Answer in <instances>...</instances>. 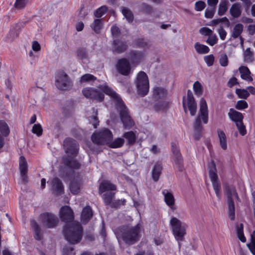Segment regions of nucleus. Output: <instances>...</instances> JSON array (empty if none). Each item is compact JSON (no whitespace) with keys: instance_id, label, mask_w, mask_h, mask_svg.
<instances>
[{"instance_id":"nucleus-42","label":"nucleus","mask_w":255,"mask_h":255,"mask_svg":"<svg viewBox=\"0 0 255 255\" xmlns=\"http://www.w3.org/2000/svg\"><path fill=\"white\" fill-rule=\"evenodd\" d=\"M236 93L241 99H247L250 96V93L246 89H237Z\"/></svg>"},{"instance_id":"nucleus-57","label":"nucleus","mask_w":255,"mask_h":255,"mask_svg":"<svg viewBox=\"0 0 255 255\" xmlns=\"http://www.w3.org/2000/svg\"><path fill=\"white\" fill-rule=\"evenodd\" d=\"M140 8L143 12L146 13H149L152 11L151 7L144 3H142L140 4Z\"/></svg>"},{"instance_id":"nucleus-35","label":"nucleus","mask_w":255,"mask_h":255,"mask_svg":"<svg viewBox=\"0 0 255 255\" xmlns=\"http://www.w3.org/2000/svg\"><path fill=\"white\" fill-rule=\"evenodd\" d=\"M161 170L162 166L160 164H156L154 165L152 172V177L154 181L156 182L158 180Z\"/></svg>"},{"instance_id":"nucleus-46","label":"nucleus","mask_w":255,"mask_h":255,"mask_svg":"<svg viewBox=\"0 0 255 255\" xmlns=\"http://www.w3.org/2000/svg\"><path fill=\"white\" fill-rule=\"evenodd\" d=\"M77 56L82 60H87L88 55L87 50L84 48H79L77 50Z\"/></svg>"},{"instance_id":"nucleus-54","label":"nucleus","mask_w":255,"mask_h":255,"mask_svg":"<svg viewBox=\"0 0 255 255\" xmlns=\"http://www.w3.org/2000/svg\"><path fill=\"white\" fill-rule=\"evenodd\" d=\"M217 41L218 38L216 34H213L212 33L209 36L206 42L210 46H213L217 43Z\"/></svg>"},{"instance_id":"nucleus-38","label":"nucleus","mask_w":255,"mask_h":255,"mask_svg":"<svg viewBox=\"0 0 255 255\" xmlns=\"http://www.w3.org/2000/svg\"><path fill=\"white\" fill-rule=\"evenodd\" d=\"M168 106V103L165 101L156 103L153 106V109L157 112L163 111Z\"/></svg>"},{"instance_id":"nucleus-55","label":"nucleus","mask_w":255,"mask_h":255,"mask_svg":"<svg viewBox=\"0 0 255 255\" xmlns=\"http://www.w3.org/2000/svg\"><path fill=\"white\" fill-rule=\"evenodd\" d=\"M204 59L208 66L213 65L214 62V56L213 54L205 56Z\"/></svg>"},{"instance_id":"nucleus-20","label":"nucleus","mask_w":255,"mask_h":255,"mask_svg":"<svg viewBox=\"0 0 255 255\" xmlns=\"http://www.w3.org/2000/svg\"><path fill=\"white\" fill-rule=\"evenodd\" d=\"M228 117L231 121L235 124L242 122L244 116L241 112H239L233 108H231L228 114Z\"/></svg>"},{"instance_id":"nucleus-62","label":"nucleus","mask_w":255,"mask_h":255,"mask_svg":"<svg viewBox=\"0 0 255 255\" xmlns=\"http://www.w3.org/2000/svg\"><path fill=\"white\" fill-rule=\"evenodd\" d=\"M218 32L219 33L220 38L222 40H224L226 38L227 33L226 30L224 29L222 27H221L218 29Z\"/></svg>"},{"instance_id":"nucleus-18","label":"nucleus","mask_w":255,"mask_h":255,"mask_svg":"<svg viewBox=\"0 0 255 255\" xmlns=\"http://www.w3.org/2000/svg\"><path fill=\"white\" fill-rule=\"evenodd\" d=\"M172 150L174 156V162L176 165L179 171H182L183 166L182 165V159L179 150L174 144H172Z\"/></svg>"},{"instance_id":"nucleus-1","label":"nucleus","mask_w":255,"mask_h":255,"mask_svg":"<svg viewBox=\"0 0 255 255\" xmlns=\"http://www.w3.org/2000/svg\"><path fill=\"white\" fill-rule=\"evenodd\" d=\"M83 95L87 98L102 102L104 99V94L109 96L116 102V108L119 113L121 120L125 128H130L133 125L123 101L119 95L106 84L98 86L97 88L86 87L82 90Z\"/></svg>"},{"instance_id":"nucleus-61","label":"nucleus","mask_w":255,"mask_h":255,"mask_svg":"<svg viewBox=\"0 0 255 255\" xmlns=\"http://www.w3.org/2000/svg\"><path fill=\"white\" fill-rule=\"evenodd\" d=\"M63 255H75L73 248L72 247H65L63 250Z\"/></svg>"},{"instance_id":"nucleus-22","label":"nucleus","mask_w":255,"mask_h":255,"mask_svg":"<svg viewBox=\"0 0 255 255\" xmlns=\"http://www.w3.org/2000/svg\"><path fill=\"white\" fill-rule=\"evenodd\" d=\"M230 13L234 18L239 17L242 14V5L240 3H235L230 8Z\"/></svg>"},{"instance_id":"nucleus-16","label":"nucleus","mask_w":255,"mask_h":255,"mask_svg":"<svg viewBox=\"0 0 255 255\" xmlns=\"http://www.w3.org/2000/svg\"><path fill=\"white\" fill-rule=\"evenodd\" d=\"M187 107L190 111L191 116H194L196 112L197 105L192 92L188 91Z\"/></svg>"},{"instance_id":"nucleus-26","label":"nucleus","mask_w":255,"mask_h":255,"mask_svg":"<svg viewBox=\"0 0 255 255\" xmlns=\"http://www.w3.org/2000/svg\"><path fill=\"white\" fill-rule=\"evenodd\" d=\"M127 48L126 43L119 40H114L113 42V50L117 53H121L125 51Z\"/></svg>"},{"instance_id":"nucleus-8","label":"nucleus","mask_w":255,"mask_h":255,"mask_svg":"<svg viewBox=\"0 0 255 255\" xmlns=\"http://www.w3.org/2000/svg\"><path fill=\"white\" fill-rule=\"evenodd\" d=\"M206 124L208 121V111L207 103L205 99L202 98L200 102V112L195 120L194 129L197 132H200L202 129L201 121Z\"/></svg>"},{"instance_id":"nucleus-52","label":"nucleus","mask_w":255,"mask_h":255,"mask_svg":"<svg viewBox=\"0 0 255 255\" xmlns=\"http://www.w3.org/2000/svg\"><path fill=\"white\" fill-rule=\"evenodd\" d=\"M235 124L240 134L242 136L245 135L247 133V130L246 127L243 123V121Z\"/></svg>"},{"instance_id":"nucleus-49","label":"nucleus","mask_w":255,"mask_h":255,"mask_svg":"<svg viewBox=\"0 0 255 255\" xmlns=\"http://www.w3.org/2000/svg\"><path fill=\"white\" fill-rule=\"evenodd\" d=\"M248 107L247 102L244 100H239L235 105V108L238 110H243Z\"/></svg>"},{"instance_id":"nucleus-33","label":"nucleus","mask_w":255,"mask_h":255,"mask_svg":"<svg viewBox=\"0 0 255 255\" xmlns=\"http://www.w3.org/2000/svg\"><path fill=\"white\" fill-rule=\"evenodd\" d=\"M90 26L95 33H99L103 27L102 19L99 18L94 19L93 23L90 25Z\"/></svg>"},{"instance_id":"nucleus-43","label":"nucleus","mask_w":255,"mask_h":255,"mask_svg":"<svg viewBox=\"0 0 255 255\" xmlns=\"http://www.w3.org/2000/svg\"><path fill=\"white\" fill-rule=\"evenodd\" d=\"M122 11L123 14L124 15V16L126 17L127 20L129 22H131L132 21L133 16L131 11L130 10L127 8L123 7L122 8Z\"/></svg>"},{"instance_id":"nucleus-31","label":"nucleus","mask_w":255,"mask_h":255,"mask_svg":"<svg viewBox=\"0 0 255 255\" xmlns=\"http://www.w3.org/2000/svg\"><path fill=\"white\" fill-rule=\"evenodd\" d=\"M218 135L220 140V144L223 150L227 148V137L225 132L222 130H218Z\"/></svg>"},{"instance_id":"nucleus-30","label":"nucleus","mask_w":255,"mask_h":255,"mask_svg":"<svg viewBox=\"0 0 255 255\" xmlns=\"http://www.w3.org/2000/svg\"><path fill=\"white\" fill-rule=\"evenodd\" d=\"M229 2L227 0H222L218 6V14L219 16L224 15L228 8Z\"/></svg>"},{"instance_id":"nucleus-60","label":"nucleus","mask_w":255,"mask_h":255,"mask_svg":"<svg viewBox=\"0 0 255 255\" xmlns=\"http://www.w3.org/2000/svg\"><path fill=\"white\" fill-rule=\"evenodd\" d=\"M205 7V3L203 1H198L195 3V8L197 11H201Z\"/></svg>"},{"instance_id":"nucleus-9","label":"nucleus","mask_w":255,"mask_h":255,"mask_svg":"<svg viewBox=\"0 0 255 255\" xmlns=\"http://www.w3.org/2000/svg\"><path fill=\"white\" fill-rule=\"evenodd\" d=\"M112 132L108 128H103L93 133L91 136L92 141L97 144H108L112 140Z\"/></svg>"},{"instance_id":"nucleus-44","label":"nucleus","mask_w":255,"mask_h":255,"mask_svg":"<svg viewBox=\"0 0 255 255\" xmlns=\"http://www.w3.org/2000/svg\"><path fill=\"white\" fill-rule=\"evenodd\" d=\"M251 241L248 244V247L253 255H255V231L251 234Z\"/></svg>"},{"instance_id":"nucleus-13","label":"nucleus","mask_w":255,"mask_h":255,"mask_svg":"<svg viewBox=\"0 0 255 255\" xmlns=\"http://www.w3.org/2000/svg\"><path fill=\"white\" fill-rule=\"evenodd\" d=\"M40 219L44 226L48 228L54 227L58 223L57 218L53 214L44 213L40 216Z\"/></svg>"},{"instance_id":"nucleus-12","label":"nucleus","mask_w":255,"mask_h":255,"mask_svg":"<svg viewBox=\"0 0 255 255\" xmlns=\"http://www.w3.org/2000/svg\"><path fill=\"white\" fill-rule=\"evenodd\" d=\"M209 174L214 190L221 188L220 183L217 174L216 165L213 161L211 162L209 165Z\"/></svg>"},{"instance_id":"nucleus-47","label":"nucleus","mask_w":255,"mask_h":255,"mask_svg":"<svg viewBox=\"0 0 255 255\" xmlns=\"http://www.w3.org/2000/svg\"><path fill=\"white\" fill-rule=\"evenodd\" d=\"M28 1L29 0H16L14 6L16 9H22L27 4Z\"/></svg>"},{"instance_id":"nucleus-5","label":"nucleus","mask_w":255,"mask_h":255,"mask_svg":"<svg viewBox=\"0 0 255 255\" xmlns=\"http://www.w3.org/2000/svg\"><path fill=\"white\" fill-rule=\"evenodd\" d=\"M170 225L176 240L178 242L182 241L186 234V225L176 217L171 218ZM179 247H180V243H179Z\"/></svg>"},{"instance_id":"nucleus-28","label":"nucleus","mask_w":255,"mask_h":255,"mask_svg":"<svg viewBox=\"0 0 255 255\" xmlns=\"http://www.w3.org/2000/svg\"><path fill=\"white\" fill-rule=\"evenodd\" d=\"M243 60L245 63H250L254 60V53L250 48H247L243 51Z\"/></svg>"},{"instance_id":"nucleus-64","label":"nucleus","mask_w":255,"mask_h":255,"mask_svg":"<svg viewBox=\"0 0 255 255\" xmlns=\"http://www.w3.org/2000/svg\"><path fill=\"white\" fill-rule=\"evenodd\" d=\"M111 32L113 36L117 37L119 36L120 31L119 28L116 26H113L111 28Z\"/></svg>"},{"instance_id":"nucleus-51","label":"nucleus","mask_w":255,"mask_h":255,"mask_svg":"<svg viewBox=\"0 0 255 255\" xmlns=\"http://www.w3.org/2000/svg\"><path fill=\"white\" fill-rule=\"evenodd\" d=\"M229 63L228 57L227 54L223 53L222 54L219 58V63L222 67H226L228 66Z\"/></svg>"},{"instance_id":"nucleus-4","label":"nucleus","mask_w":255,"mask_h":255,"mask_svg":"<svg viewBox=\"0 0 255 255\" xmlns=\"http://www.w3.org/2000/svg\"><path fill=\"white\" fill-rule=\"evenodd\" d=\"M65 151L69 158L64 159V163L73 169H78L80 164L73 158L76 156L78 152V147L76 141L71 138H67L64 141Z\"/></svg>"},{"instance_id":"nucleus-24","label":"nucleus","mask_w":255,"mask_h":255,"mask_svg":"<svg viewBox=\"0 0 255 255\" xmlns=\"http://www.w3.org/2000/svg\"><path fill=\"white\" fill-rule=\"evenodd\" d=\"M164 197V201L166 204L171 209H173L174 204V198L172 194L167 190H164L162 192Z\"/></svg>"},{"instance_id":"nucleus-21","label":"nucleus","mask_w":255,"mask_h":255,"mask_svg":"<svg viewBox=\"0 0 255 255\" xmlns=\"http://www.w3.org/2000/svg\"><path fill=\"white\" fill-rule=\"evenodd\" d=\"M93 216V212L90 206L85 207L82 210L81 221L83 224L87 223Z\"/></svg>"},{"instance_id":"nucleus-23","label":"nucleus","mask_w":255,"mask_h":255,"mask_svg":"<svg viewBox=\"0 0 255 255\" xmlns=\"http://www.w3.org/2000/svg\"><path fill=\"white\" fill-rule=\"evenodd\" d=\"M52 189L57 194H60L63 192V186L61 181L57 178H54L52 182Z\"/></svg>"},{"instance_id":"nucleus-6","label":"nucleus","mask_w":255,"mask_h":255,"mask_svg":"<svg viewBox=\"0 0 255 255\" xmlns=\"http://www.w3.org/2000/svg\"><path fill=\"white\" fill-rule=\"evenodd\" d=\"M225 194L228 199L229 217L231 220H234L235 218L234 200H239V196L235 187L232 185H227L225 186Z\"/></svg>"},{"instance_id":"nucleus-11","label":"nucleus","mask_w":255,"mask_h":255,"mask_svg":"<svg viewBox=\"0 0 255 255\" xmlns=\"http://www.w3.org/2000/svg\"><path fill=\"white\" fill-rule=\"evenodd\" d=\"M55 85L60 90H66L70 86L68 77L64 72H59L56 76Z\"/></svg>"},{"instance_id":"nucleus-2","label":"nucleus","mask_w":255,"mask_h":255,"mask_svg":"<svg viewBox=\"0 0 255 255\" xmlns=\"http://www.w3.org/2000/svg\"><path fill=\"white\" fill-rule=\"evenodd\" d=\"M59 217L61 221L67 223L63 230V233L66 240L71 244H76L80 242L83 235V229L78 222H73L74 219L72 210L69 206H65L61 208Z\"/></svg>"},{"instance_id":"nucleus-58","label":"nucleus","mask_w":255,"mask_h":255,"mask_svg":"<svg viewBox=\"0 0 255 255\" xmlns=\"http://www.w3.org/2000/svg\"><path fill=\"white\" fill-rule=\"evenodd\" d=\"M215 12V8L211 7L207 8L205 11V16L206 18H211L213 17Z\"/></svg>"},{"instance_id":"nucleus-14","label":"nucleus","mask_w":255,"mask_h":255,"mask_svg":"<svg viewBox=\"0 0 255 255\" xmlns=\"http://www.w3.org/2000/svg\"><path fill=\"white\" fill-rule=\"evenodd\" d=\"M118 72L122 75L127 76L130 71V66L129 62L126 59H120L117 64Z\"/></svg>"},{"instance_id":"nucleus-63","label":"nucleus","mask_w":255,"mask_h":255,"mask_svg":"<svg viewBox=\"0 0 255 255\" xmlns=\"http://www.w3.org/2000/svg\"><path fill=\"white\" fill-rule=\"evenodd\" d=\"M135 45L138 47H144L147 45V42L143 39H138L135 41Z\"/></svg>"},{"instance_id":"nucleus-50","label":"nucleus","mask_w":255,"mask_h":255,"mask_svg":"<svg viewBox=\"0 0 255 255\" xmlns=\"http://www.w3.org/2000/svg\"><path fill=\"white\" fill-rule=\"evenodd\" d=\"M193 90L197 95L200 96L202 94V86L198 81H196L194 83Z\"/></svg>"},{"instance_id":"nucleus-53","label":"nucleus","mask_w":255,"mask_h":255,"mask_svg":"<svg viewBox=\"0 0 255 255\" xmlns=\"http://www.w3.org/2000/svg\"><path fill=\"white\" fill-rule=\"evenodd\" d=\"M32 132L39 136L42 134V128L40 124H35L32 128Z\"/></svg>"},{"instance_id":"nucleus-19","label":"nucleus","mask_w":255,"mask_h":255,"mask_svg":"<svg viewBox=\"0 0 255 255\" xmlns=\"http://www.w3.org/2000/svg\"><path fill=\"white\" fill-rule=\"evenodd\" d=\"M153 96L157 100L164 101L167 96V91L163 87H155L153 89Z\"/></svg>"},{"instance_id":"nucleus-37","label":"nucleus","mask_w":255,"mask_h":255,"mask_svg":"<svg viewBox=\"0 0 255 255\" xmlns=\"http://www.w3.org/2000/svg\"><path fill=\"white\" fill-rule=\"evenodd\" d=\"M30 226L35 233V238L37 240L41 239L40 230L37 223L34 220L30 221Z\"/></svg>"},{"instance_id":"nucleus-32","label":"nucleus","mask_w":255,"mask_h":255,"mask_svg":"<svg viewBox=\"0 0 255 255\" xmlns=\"http://www.w3.org/2000/svg\"><path fill=\"white\" fill-rule=\"evenodd\" d=\"M131 61L133 63H138L144 58V54L140 51H131L130 53Z\"/></svg>"},{"instance_id":"nucleus-7","label":"nucleus","mask_w":255,"mask_h":255,"mask_svg":"<svg viewBox=\"0 0 255 255\" xmlns=\"http://www.w3.org/2000/svg\"><path fill=\"white\" fill-rule=\"evenodd\" d=\"M134 83L138 95L144 97L148 94L149 83L148 76L145 72L140 71L137 74Z\"/></svg>"},{"instance_id":"nucleus-40","label":"nucleus","mask_w":255,"mask_h":255,"mask_svg":"<svg viewBox=\"0 0 255 255\" xmlns=\"http://www.w3.org/2000/svg\"><path fill=\"white\" fill-rule=\"evenodd\" d=\"M19 170L20 174L27 173V164L23 156H20L19 158Z\"/></svg>"},{"instance_id":"nucleus-10","label":"nucleus","mask_w":255,"mask_h":255,"mask_svg":"<svg viewBox=\"0 0 255 255\" xmlns=\"http://www.w3.org/2000/svg\"><path fill=\"white\" fill-rule=\"evenodd\" d=\"M115 193L114 191L108 192L102 195V198L106 205H109L112 208H118L125 204V199H115Z\"/></svg>"},{"instance_id":"nucleus-3","label":"nucleus","mask_w":255,"mask_h":255,"mask_svg":"<svg viewBox=\"0 0 255 255\" xmlns=\"http://www.w3.org/2000/svg\"><path fill=\"white\" fill-rule=\"evenodd\" d=\"M141 228L140 224L134 227L124 226L116 231V235L118 238H121L127 244H133L139 240Z\"/></svg>"},{"instance_id":"nucleus-29","label":"nucleus","mask_w":255,"mask_h":255,"mask_svg":"<svg viewBox=\"0 0 255 255\" xmlns=\"http://www.w3.org/2000/svg\"><path fill=\"white\" fill-rule=\"evenodd\" d=\"M243 28L244 26L242 24H236L231 30V36L235 39L239 37L243 31Z\"/></svg>"},{"instance_id":"nucleus-56","label":"nucleus","mask_w":255,"mask_h":255,"mask_svg":"<svg viewBox=\"0 0 255 255\" xmlns=\"http://www.w3.org/2000/svg\"><path fill=\"white\" fill-rule=\"evenodd\" d=\"M94 111H95V115L91 117V119L90 120V122L92 124V125L94 126V128H97V126L99 124V121L98 120V118L97 117V110L95 109H93Z\"/></svg>"},{"instance_id":"nucleus-17","label":"nucleus","mask_w":255,"mask_h":255,"mask_svg":"<svg viewBox=\"0 0 255 255\" xmlns=\"http://www.w3.org/2000/svg\"><path fill=\"white\" fill-rule=\"evenodd\" d=\"M117 187L115 185L112 184L108 180L103 181L99 185V191L100 194L104 192H113L116 191Z\"/></svg>"},{"instance_id":"nucleus-27","label":"nucleus","mask_w":255,"mask_h":255,"mask_svg":"<svg viewBox=\"0 0 255 255\" xmlns=\"http://www.w3.org/2000/svg\"><path fill=\"white\" fill-rule=\"evenodd\" d=\"M81 186V182L78 179H73L69 184V189L71 192L73 194H78Z\"/></svg>"},{"instance_id":"nucleus-41","label":"nucleus","mask_w":255,"mask_h":255,"mask_svg":"<svg viewBox=\"0 0 255 255\" xmlns=\"http://www.w3.org/2000/svg\"><path fill=\"white\" fill-rule=\"evenodd\" d=\"M123 136L128 140V143L129 144H132L135 141L136 136L135 133L132 131L125 132Z\"/></svg>"},{"instance_id":"nucleus-48","label":"nucleus","mask_w":255,"mask_h":255,"mask_svg":"<svg viewBox=\"0 0 255 255\" xmlns=\"http://www.w3.org/2000/svg\"><path fill=\"white\" fill-rule=\"evenodd\" d=\"M96 79V78L93 75L90 74H86L81 77L80 82L81 83L88 82L94 81Z\"/></svg>"},{"instance_id":"nucleus-59","label":"nucleus","mask_w":255,"mask_h":255,"mask_svg":"<svg viewBox=\"0 0 255 255\" xmlns=\"http://www.w3.org/2000/svg\"><path fill=\"white\" fill-rule=\"evenodd\" d=\"M200 32L203 35H207L209 36L213 33V31L210 28L207 27H204L200 29Z\"/></svg>"},{"instance_id":"nucleus-25","label":"nucleus","mask_w":255,"mask_h":255,"mask_svg":"<svg viewBox=\"0 0 255 255\" xmlns=\"http://www.w3.org/2000/svg\"><path fill=\"white\" fill-rule=\"evenodd\" d=\"M239 71L242 79L248 81H253V78L251 76V72L247 66H241L239 67Z\"/></svg>"},{"instance_id":"nucleus-36","label":"nucleus","mask_w":255,"mask_h":255,"mask_svg":"<svg viewBox=\"0 0 255 255\" xmlns=\"http://www.w3.org/2000/svg\"><path fill=\"white\" fill-rule=\"evenodd\" d=\"M125 143L124 139L122 138H117L115 139L113 141L112 140L108 144L109 147L113 148H120L123 146Z\"/></svg>"},{"instance_id":"nucleus-39","label":"nucleus","mask_w":255,"mask_h":255,"mask_svg":"<svg viewBox=\"0 0 255 255\" xmlns=\"http://www.w3.org/2000/svg\"><path fill=\"white\" fill-rule=\"evenodd\" d=\"M243 228V224H240L236 226V232L239 239L241 242L245 243L246 241V239L244 234Z\"/></svg>"},{"instance_id":"nucleus-45","label":"nucleus","mask_w":255,"mask_h":255,"mask_svg":"<svg viewBox=\"0 0 255 255\" xmlns=\"http://www.w3.org/2000/svg\"><path fill=\"white\" fill-rule=\"evenodd\" d=\"M108 8L106 5H103L97 9L94 13V15L97 18L102 17L107 11Z\"/></svg>"},{"instance_id":"nucleus-15","label":"nucleus","mask_w":255,"mask_h":255,"mask_svg":"<svg viewBox=\"0 0 255 255\" xmlns=\"http://www.w3.org/2000/svg\"><path fill=\"white\" fill-rule=\"evenodd\" d=\"M9 132L7 124L4 121L0 120V149L4 145V137L8 136Z\"/></svg>"},{"instance_id":"nucleus-34","label":"nucleus","mask_w":255,"mask_h":255,"mask_svg":"<svg viewBox=\"0 0 255 255\" xmlns=\"http://www.w3.org/2000/svg\"><path fill=\"white\" fill-rule=\"evenodd\" d=\"M194 48L196 51L200 54L208 53L210 51V49L207 46L200 44L198 42L195 43Z\"/></svg>"}]
</instances>
